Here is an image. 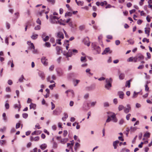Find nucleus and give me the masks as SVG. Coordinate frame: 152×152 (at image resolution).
I'll use <instances>...</instances> for the list:
<instances>
[{
  "mask_svg": "<svg viewBox=\"0 0 152 152\" xmlns=\"http://www.w3.org/2000/svg\"><path fill=\"white\" fill-rule=\"evenodd\" d=\"M111 118L114 122H116L118 120L116 118L115 115V113H113L110 116H108L106 122L107 123L110 121L112 120Z\"/></svg>",
  "mask_w": 152,
  "mask_h": 152,
  "instance_id": "2",
  "label": "nucleus"
},
{
  "mask_svg": "<svg viewBox=\"0 0 152 152\" xmlns=\"http://www.w3.org/2000/svg\"><path fill=\"white\" fill-rule=\"evenodd\" d=\"M59 19V18L56 16L51 15L50 16V22L52 23H55V20H58Z\"/></svg>",
  "mask_w": 152,
  "mask_h": 152,
  "instance_id": "5",
  "label": "nucleus"
},
{
  "mask_svg": "<svg viewBox=\"0 0 152 152\" xmlns=\"http://www.w3.org/2000/svg\"><path fill=\"white\" fill-rule=\"evenodd\" d=\"M18 102L19 104H14V107L15 108H19L18 111H19L20 110V108H21V106H20V101L18 100Z\"/></svg>",
  "mask_w": 152,
  "mask_h": 152,
  "instance_id": "15",
  "label": "nucleus"
},
{
  "mask_svg": "<svg viewBox=\"0 0 152 152\" xmlns=\"http://www.w3.org/2000/svg\"><path fill=\"white\" fill-rule=\"evenodd\" d=\"M36 22L37 24H38L39 25H41V21L39 18H38L37 19L36 21Z\"/></svg>",
  "mask_w": 152,
  "mask_h": 152,
  "instance_id": "58",
  "label": "nucleus"
},
{
  "mask_svg": "<svg viewBox=\"0 0 152 152\" xmlns=\"http://www.w3.org/2000/svg\"><path fill=\"white\" fill-rule=\"evenodd\" d=\"M32 53L34 54H37L38 53V51L37 50V49H33V50L32 51Z\"/></svg>",
  "mask_w": 152,
  "mask_h": 152,
  "instance_id": "41",
  "label": "nucleus"
},
{
  "mask_svg": "<svg viewBox=\"0 0 152 152\" xmlns=\"http://www.w3.org/2000/svg\"><path fill=\"white\" fill-rule=\"evenodd\" d=\"M131 115L130 114H127L126 116V119L127 120H129L130 117L131 116Z\"/></svg>",
  "mask_w": 152,
  "mask_h": 152,
  "instance_id": "62",
  "label": "nucleus"
},
{
  "mask_svg": "<svg viewBox=\"0 0 152 152\" xmlns=\"http://www.w3.org/2000/svg\"><path fill=\"white\" fill-rule=\"evenodd\" d=\"M127 42L130 44L133 45L134 43V41L132 39H130L127 41Z\"/></svg>",
  "mask_w": 152,
  "mask_h": 152,
  "instance_id": "33",
  "label": "nucleus"
},
{
  "mask_svg": "<svg viewBox=\"0 0 152 152\" xmlns=\"http://www.w3.org/2000/svg\"><path fill=\"white\" fill-rule=\"evenodd\" d=\"M124 107L122 105H119L118 108L119 111H121L123 109L124 110Z\"/></svg>",
  "mask_w": 152,
  "mask_h": 152,
  "instance_id": "22",
  "label": "nucleus"
},
{
  "mask_svg": "<svg viewBox=\"0 0 152 152\" xmlns=\"http://www.w3.org/2000/svg\"><path fill=\"white\" fill-rule=\"evenodd\" d=\"M125 77L124 74V73H121L119 75V78L121 80L123 79Z\"/></svg>",
  "mask_w": 152,
  "mask_h": 152,
  "instance_id": "26",
  "label": "nucleus"
},
{
  "mask_svg": "<svg viewBox=\"0 0 152 152\" xmlns=\"http://www.w3.org/2000/svg\"><path fill=\"white\" fill-rule=\"evenodd\" d=\"M80 144H79L78 142H76L75 144V150L77 149L78 147H79L80 146Z\"/></svg>",
  "mask_w": 152,
  "mask_h": 152,
  "instance_id": "38",
  "label": "nucleus"
},
{
  "mask_svg": "<svg viewBox=\"0 0 152 152\" xmlns=\"http://www.w3.org/2000/svg\"><path fill=\"white\" fill-rule=\"evenodd\" d=\"M16 131L15 129L14 128H12L11 130L10 133H14Z\"/></svg>",
  "mask_w": 152,
  "mask_h": 152,
  "instance_id": "60",
  "label": "nucleus"
},
{
  "mask_svg": "<svg viewBox=\"0 0 152 152\" xmlns=\"http://www.w3.org/2000/svg\"><path fill=\"white\" fill-rule=\"evenodd\" d=\"M47 1L53 5L55 3V0H47Z\"/></svg>",
  "mask_w": 152,
  "mask_h": 152,
  "instance_id": "31",
  "label": "nucleus"
},
{
  "mask_svg": "<svg viewBox=\"0 0 152 152\" xmlns=\"http://www.w3.org/2000/svg\"><path fill=\"white\" fill-rule=\"evenodd\" d=\"M57 74L59 76H61L63 75V72L62 71H56Z\"/></svg>",
  "mask_w": 152,
  "mask_h": 152,
  "instance_id": "39",
  "label": "nucleus"
},
{
  "mask_svg": "<svg viewBox=\"0 0 152 152\" xmlns=\"http://www.w3.org/2000/svg\"><path fill=\"white\" fill-rule=\"evenodd\" d=\"M91 46L93 50L96 51V53H99L100 52V48L97 46L96 42H93L92 43Z\"/></svg>",
  "mask_w": 152,
  "mask_h": 152,
  "instance_id": "3",
  "label": "nucleus"
},
{
  "mask_svg": "<svg viewBox=\"0 0 152 152\" xmlns=\"http://www.w3.org/2000/svg\"><path fill=\"white\" fill-rule=\"evenodd\" d=\"M45 46L48 48H50L51 46V45L49 42H46L45 44Z\"/></svg>",
  "mask_w": 152,
  "mask_h": 152,
  "instance_id": "40",
  "label": "nucleus"
},
{
  "mask_svg": "<svg viewBox=\"0 0 152 152\" xmlns=\"http://www.w3.org/2000/svg\"><path fill=\"white\" fill-rule=\"evenodd\" d=\"M22 116L24 118H26L28 116V114L27 113H24L22 114Z\"/></svg>",
  "mask_w": 152,
  "mask_h": 152,
  "instance_id": "37",
  "label": "nucleus"
},
{
  "mask_svg": "<svg viewBox=\"0 0 152 152\" xmlns=\"http://www.w3.org/2000/svg\"><path fill=\"white\" fill-rule=\"evenodd\" d=\"M61 39H58L56 40V43L59 44V45H61Z\"/></svg>",
  "mask_w": 152,
  "mask_h": 152,
  "instance_id": "51",
  "label": "nucleus"
},
{
  "mask_svg": "<svg viewBox=\"0 0 152 152\" xmlns=\"http://www.w3.org/2000/svg\"><path fill=\"white\" fill-rule=\"evenodd\" d=\"M113 80L111 78H107L106 79V84L105 85V88L107 89H110L112 86V83Z\"/></svg>",
  "mask_w": 152,
  "mask_h": 152,
  "instance_id": "1",
  "label": "nucleus"
},
{
  "mask_svg": "<svg viewBox=\"0 0 152 152\" xmlns=\"http://www.w3.org/2000/svg\"><path fill=\"white\" fill-rule=\"evenodd\" d=\"M69 93H71L72 94V96H74V92L73 90H67V94H69Z\"/></svg>",
  "mask_w": 152,
  "mask_h": 152,
  "instance_id": "36",
  "label": "nucleus"
},
{
  "mask_svg": "<svg viewBox=\"0 0 152 152\" xmlns=\"http://www.w3.org/2000/svg\"><path fill=\"white\" fill-rule=\"evenodd\" d=\"M84 4V2L83 1H78L77 2V4L79 6H83Z\"/></svg>",
  "mask_w": 152,
  "mask_h": 152,
  "instance_id": "29",
  "label": "nucleus"
},
{
  "mask_svg": "<svg viewBox=\"0 0 152 152\" xmlns=\"http://www.w3.org/2000/svg\"><path fill=\"white\" fill-rule=\"evenodd\" d=\"M38 36V35L37 34H34L31 36V38L33 40H35L36 39Z\"/></svg>",
  "mask_w": 152,
  "mask_h": 152,
  "instance_id": "23",
  "label": "nucleus"
},
{
  "mask_svg": "<svg viewBox=\"0 0 152 152\" xmlns=\"http://www.w3.org/2000/svg\"><path fill=\"white\" fill-rule=\"evenodd\" d=\"M51 109L52 110H53L55 108V104L52 102H51Z\"/></svg>",
  "mask_w": 152,
  "mask_h": 152,
  "instance_id": "48",
  "label": "nucleus"
},
{
  "mask_svg": "<svg viewBox=\"0 0 152 152\" xmlns=\"http://www.w3.org/2000/svg\"><path fill=\"white\" fill-rule=\"evenodd\" d=\"M41 27L39 25H37L34 28L35 30H39L40 29Z\"/></svg>",
  "mask_w": 152,
  "mask_h": 152,
  "instance_id": "46",
  "label": "nucleus"
},
{
  "mask_svg": "<svg viewBox=\"0 0 152 152\" xmlns=\"http://www.w3.org/2000/svg\"><path fill=\"white\" fill-rule=\"evenodd\" d=\"M47 60V59L46 58V57L43 56L41 59V61L42 63L45 66H47L48 64V63L46 61Z\"/></svg>",
  "mask_w": 152,
  "mask_h": 152,
  "instance_id": "8",
  "label": "nucleus"
},
{
  "mask_svg": "<svg viewBox=\"0 0 152 152\" xmlns=\"http://www.w3.org/2000/svg\"><path fill=\"white\" fill-rule=\"evenodd\" d=\"M30 109H33L35 110L36 108L37 105L36 104L31 102L29 105Z\"/></svg>",
  "mask_w": 152,
  "mask_h": 152,
  "instance_id": "12",
  "label": "nucleus"
},
{
  "mask_svg": "<svg viewBox=\"0 0 152 152\" xmlns=\"http://www.w3.org/2000/svg\"><path fill=\"white\" fill-rule=\"evenodd\" d=\"M72 54V50H69L68 52H67V56H71Z\"/></svg>",
  "mask_w": 152,
  "mask_h": 152,
  "instance_id": "21",
  "label": "nucleus"
},
{
  "mask_svg": "<svg viewBox=\"0 0 152 152\" xmlns=\"http://www.w3.org/2000/svg\"><path fill=\"white\" fill-rule=\"evenodd\" d=\"M145 41H146L147 43H148L149 42V39H147L146 38H145L143 39L142 42H145Z\"/></svg>",
  "mask_w": 152,
  "mask_h": 152,
  "instance_id": "52",
  "label": "nucleus"
},
{
  "mask_svg": "<svg viewBox=\"0 0 152 152\" xmlns=\"http://www.w3.org/2000/svg\"><path fill=\"white\" fill-rule=\"evenodd\" d=\"M70 18L67 19V23H68L69 26L72 28H74L76 27V25L72 23V22L71 21Z\"/></svg>",
  "mask_w": 152,
  "mask_h": 152,
  "instance_id": "7",
  "label": "nucleus"
},
{
  "mask_svg": "<svg viewBox=\"0 0 152 152\" xmlns=\"http://www.w3.org/2000/svg\"><path fill=\"white\" fill-rule=\"evenodd\" d=\"M38 75L42 80H44L45 79V75L43 72L39 71L38 72Z\"/></svg>",
  "mask_w": 152,
  "mask_h": 152,
  "instance_id": "10",
  "label": "nucleus"
},
{
  "mask_svg": "<svg viewBox=\"0 0 152 152\" xmlns=\"http://www.w3.org/2000/svg\"><path fill=\"white\" fill-rule=\"evenodd\" d=\"M118 94L120 98L121 99H123L124 98V94L123 91H119L118 92Z\"/></svg>",
  "mask_w": 152,
  "mask_h": 152,
  "instance_id": "11",
  "label": "nucleus"
},
{
  "mask_svg": "<svg viewBox=\"0 0 152 152\" xmlns=\"http://www.w3.org/2000/svg\"><path fill=\"white\" fill-rule=\"evenodd\" d=\"M85 28V26L84 25H82L79 27V29L80 30H84Z\"/></svg>",
  "mask_w": 152,
  "mask_h": 152,
  "instance_id": "56",
  "label": "nucleus"
},
{
  "mask_svg": "<svg viewBox=\"0 0 152 152\" xmlns=\"http://www.w3.org/2000/svg\"><path fill=\"white\" fill-rule=\"evenodd\" d=\"M61 113V110L59 107H58L53 111V114L54 115H59Z\"/></svg>",
  "mask_w": 152,
  "mask_h": 152,
  "instance_id": "4",
  "label": "nucleus"
},
{
  "mask_svg": "<svg viewBox=\"0 0 152 152\" xmlns=\"http://www.w3.org/2000/svg\"><path fill=\"white\" fill-rule=\"evenodd\" d=\"M56 37L58 39H63L64 38V35L63 33L61 32H58L56 34Z\"/></svg>",
  "mask_w": 152,
  "mask_h": 152,
  "instance_id": "6",
  "label": "nucleus"
},
{
  "mask_svg": "<svg viewBox=\"0 0 152 152\" xmlns=\"http://www.w3.org/2000/svg\"><path fill=\"white\" fill-rule=\"evenodd\" d=\"M110 49L109 48H105V50L103 52L102 54H106L108 52H109L110 51Z\"/></svg>",
  "mask_w": 152,
  "mask_h": 152,
  "instance_id": "24",
  "label": "nucleus"
},
{
  "mask_svg": "<svg viewBox=\"0 0 152 152\" xmlns=\"http://www.w3.org/2000/svg\"><path fill=\"white\" fill-rule=\"evenodd\" d=\"M120 42L119 40H116L115 41V44L117 45H119L120 44Z\"/></svg>",
  "mask_w": 152,
  "mask_h": 152,
  "instance_id": "63",
  "label": "nucleus"
},
{
  "mask_svg": "<svg viewBox=\"0 0 152 152\" xmlns=\"http://www.w3.org/2000/svg\"><path fill=\"white\" fill-rule=\"evenodd\" d=\"M131 80H129L127 81L126 82V84L125 85L126 87L128 86L129 88L130 87Z\"/></svg>",
  "mask_w": 152,
  "mask_h": 152,
  "instance_id": "27",
  "label": "nucleus"
},
{
  "mask_svg": "<svg viewBox=\"0 0 152 152\" xmlns=\"http://www.w3.org/2000/svg\"><path fill=\"white\" fill-rule=\"evenodd\" d=\"M127 108L125 107L124 111L126 113H128L131 110V107L130 105L129 104H127L126 105Z\"/></svg>",
  "mask_w": 152,
  "mask_h": 152,
  "instance_id": "9",
  "label": "nucleus"
},
{
  "mask_svg": "<svg viewBox=\"0 0 152 152\" xmlns=\"http://www.w3.org/2000/svg\"><path fill=\"white\" fill-rule=\"evenodd\" d=\"M5 107L6 109H8L9 108L10 106L8 103H6L5 105Z\"/></svg>",
  "mask_w": 152,
  "mask_h": 152,
  "instance_id": "53",
  "label": "nucleus"
},
{
  "mask_svg": "<svg viewBox=\"0 0 152 152\" xmlns=\"http://www.w3.org/2000/svg\"><path fill=\"white\" fill-rule=\"evenodd\" d=\"M49 37L48 36H45V38H43L42 39L44 42H46L49 40Z\"/></svg>",
  "mask_w": 152,
  "mask_h": 152,
  "instance_id": "32",
  "label": "nucleus"
},
{
  "mask_svg": "<svg viewBox=\"0 0 152 152\" xmlns=\"http://www.w3.org/2000/svg\"><path fill=\"white\" fill-rule=\"evenodd\" d=\"M74 144V142L73 140L70 143H67V147H69L70 148H72Z\"/></svg>",
  "mask_w": 152,
  "mask_h": 152,
  "instance_id": "17",
  "label": "nucleus"
},
{
  "mask_svg": "<svg viewBox=\"0 0 152 152\" xmlns=\"http://www.w3.org/2000/svg\"><path fill=\"white\" fill-rule=\"evenodd\" d=\"M56 86V83L50 85L49 86V88L51 90H53L54 87Z\"/></svg>",
  "mask_w": 152,
  "mask_h": 152,
  "instance_id": "30",
  "label": "nucleus"
},
{
  "mask_svg": "<svg viewBox=\"0 0 152 152\" xmlns=\"http://www.w3.org/2000/svg\"><path fill=\"white\" fill-rule=\"evenodd\" d=\"M61 143L63 144H65L66 142V139L64 138L62 139L61 140Z\"/></svg>",
  "mask_w": 152,
  "mask_h": 152,
  "instance_id": "34",
  "label": "nucleus"
},
{
  "mask_svg": "<svg viewBox=\"0 0 152 152\" xmlns=\"http://www.w3.org/2000/svg\"><path fill=\"white\" fill-rule=\"evenodd\" d=\"M50 41L52 43H53L55 42V39L54 38L52 37L50 39Z\"/></svg>",
  "mask_w": 152,
  "mask_h": 152,
  "instance_id": "59",
  "label": "nucleus"
},
{
  "mask_svg": "<svg viewBox=\"0 0 152 152\" xmlns=\"http://www.w3.org/2000/svg\"><path fill=\"white\" fill-rule=\"evenodd\" d=\"M47 147V145L45 143L42 144L40 146V148L42 150H44Z\"/></svg>",
  "mask_w": 152,
  "mask_h": 152,
  "instance_id": "18",
  "label": "nucleus"
},
{
  "mask_svg": "<svg viewBox=\"0 0 152 152\" xmlns=\"http://www.w3.org/2000/svg\"><path fill=\"white\" fill-rule=\"evenodd\" d=\"M150 133L148 132H146L144 134V136L145 137H150Z\"/></svg>",
  "mask_w": 152,
  "mask_h": 152,
  "instance_id": "35",
  "label": "nucleus"
},
{
  "mask_svg": "<svg viewBox=\"0 0 152 152\" xmlns=\"http://www.w3.org/2000/svg\"><path fill=\"white\" fill-rule=\"evenodd\" d=\"M80 82L79 80H73V83L75 86H76Z\"/></svg>",
  "mask_w": 152,
  "mask_h": 152,
  "instance_id": "20",
  "label": "nucleus"
},
{
  "mask_svg": "<svg viewBox=\"0 0 152 152\" xmlns=\"http://www.w3.org/2000/svg\"><path fill=\"white\" fill-rule=\"evenodd\" d=\"M150 29L149 28H145V31L146 34H147L148 36H149L150 35Z\"/></svg>",
  "mask_w": 152,
  "mask_h": 152,
  "instance_id": "14",
  "label": "nucleus"
},
{
  "mask_svg": "<svg viewBox=\"0 0 152 152\" xmlns=\"http://www.w3.org/2000/svg\"><path fill=\"white\" fill-rule=\"evenodd\" d=\"M30 152H37V148H35L32 150Z\"/></svg>",
  "mask_w": 152,
  "mask_h": 152,
  "instance_id": "64",
  "label": "nucleus"
},
{
  "mask_svg": "<svg viewBox=\"0 0 152 152\" xmlns=\"http://www.w3.org/2000/svg\"><path fill=\"white\" fill-rule=\"evenodd\" d=\"M6 91L7 92H10L11 91V89L9 87H6Z\"/></svg>",
  "mask_w": 152,
  "mask_h": 152,
  "instance_id": "61",
  "label": "nucleus"
},
{
  "mask_svg": "<svg viewBox=\"0 0 152 152\" xmlns=\"http://www.w3.org/2000/svg\"><path fill=\"white\" fill-rule=\"evenodd\" d=\"M7 83L8 84L10 85H11L13 83L12 81L11 80H8L7 82Z\"/></svg>",
  "mask_w": 152,
  "mask_h": 152,
  "instance_id": "57",
  "label": "nucleus"
},
{
  "mask_svg": "<svg viewBox=\"0 0 152 152\" xmlns=\"http://www.w3.org/2000/svg\"><path fill=\"white\" fill-rule=\"evenodd\" d=\"M136 57L138 59H139L140 60H143L144 58V56L140 53L137 54Z\"/></svg>",
  "mask_w": 152,
  "mask_h": 152,
  "instance_id": "16",
  "label": "nucleus"
},
{
  "mask_svg": "<svg viewBox=\"0 0 152 152\" xmlns=\"http://www.w3.org/2000/svg\"><path fill=\"white\" fill-rule=\"evenodd\" d=\"M137 128L136 127H131L130 128V131L132 132L135 131L137 129Z\"/></svg>",
  "mask_w": 152,
  "mask_h": 152,
  "instance_id": "42",
  "label": "nucleus"
},
{
  "mask_svg": "<svg viewBox=\"0 0 152 152\" xmlns=\"http://www.w3.org/2000/svg\"><path fill=\"white\" fill-rule=\"evenodd\" d=\"M138 93H136L135 92H134L133 94L132 98H135L137 96Z\"/></svg>",
  "mask_w": 152,
  "mask_h": 152,
  "instance_id": "45",
  "label": "nucleus"
},
{
  "mask_svg": "<svg viewBox=\"0 0 152 152\" xmlns=\"http://www.w3.org/2000/svg\"><path fill=\"white\" fill-rule=\"evenodd\" d=\"M30 46L28 49L31 50L33 49H35V47L33 43L31 42H30Z\"/></svg>",
  "mask_w": 152,
  "mask_h": 152,
  "instance_id": "25",
  "label": "nucleus"
},
{
  "mask_svg": "<svg viewBox=\"0 0 152 152\" xmlns=\"http://www.w3.org/2000/svg\"><path fill=\"white\" fill-rule=\"evenodd\" d=\"M39 136H36L34 138V141H38L39 139Z\"/></svg>",
  "mask_w": 152,
  "mask_h": 152,
  "instance_id": "49",
  "label": "nucleus"
},
{
  "mask_svg": "<svg viewBox=\"0 0 152 152\" xmlns=\"http://www.w3.org/2000/svg\"><path fill=\"white\" fill-rule=\"evenodd\" d=\"M134 60V58L133 57H130L127 60V61L129 62L132 61Z\"/></svg>",
  "mask_w": 152,
  "mask_h": 152,
  "instance_id": "54",
  "label": "nucleus"
},
{
  "mask_svg": "<svg viewBox=\"0 0 152 152\" xmlns=\"http://www.w3.org/2000/svg\"><path fill=\"white\" fill-rule=\"evenodd\" d=\"M56 49L57 52V54L58 55L60 54L61 51V52H62V50H61V48L59 46H56Z\"/></svg>",
  "mask_w": 152,
  "mask_h": 152,
  "instance_id": "13",
  "label": "nucleus"
},
{
  "mask_svg": "<svg viewBox=\"0 0 152 152\" xmlns=\"http://www.w3.org/2000/svg\"><path fill=\"white\" fill-rule=\"evenodd\" d=\"M81 61L82 62L86 61V58L85 57H81Z\"/></svg>",
  "mask_w": 152,
  "mask_h": 152,
  "instance_id": "50",
  "label": "nucleus"
},
{
  "mask_svg": "<svg viewBox=\"0 0 152 152\" xmlns=\"http://www.w3.org/2000/svg\"><path fill=\"white\" fill-rule=\"evenodd\" d=\"M6 26L7 28L8 29H9L10 28V24L7 22L6 23Z\"/></svg>",
  "mask_w": 152,
  "mask_h": 152,
  "instance_id": "55",
  "label": "nucleus"
},
{
  "mask_svg": "<svg viewBox=\"0 0 152 152\" xmlns=\"http://www.w3.org/2000/svg\"><path fill=\"white\" fill-rule=\"evenodd\" d=\"M58 146V145L57 143L55 142H54L53 143V148H56Z\"/></svg>",
  "mask_w": 152,
  "mask_h": 152,
  "instance_id": "47",
  "label": "nucleus"
},
{
  "mask_svg": "<svg viewBox=\"0 0 152 152\" xmlns=\"http://www.w3.org/2000/svg\"><path fill=\"white\" fill-rule=\"evenodd\" d=\"M119 143V141L118 140L115 141L113 142V145L115 149H116L117 148V144Z\"/></svg>",
  "mask_w": 152,
  "mask_h": 152,
  "instance_id": "19",
  "label": "nucleus"
},
{
  "mask_svg": "<svg viewBox=\"0 0 152 152\" xmlns=\"http://www.w3.org/2000/svg\"><path fill=\"white\" fill-rule=\"evenodd\" d=\"M6 142L5 140H0V144L1 146H3L4 144H5Z\"/></svg>",
  "mask_w": 152,
  "mask_h": 152,
  "instance_id": "43",
  "label": "nucleus"
},
{
  "mask_svg": "<svg viewBox=\"0 0 152 152\" xmlns=\"http://www.w3.org/2000/svg\"><path fill=\"white\" fill-rule=\"evenodd\" d=\"M25 78L24 77L23 75H22L21 76V77H20L18 81L22 83L23 82V80Z\"/></svg>",
  "mask_w": 152,
  "mask_h": 152,
  "instance_id": "28",
  "label": "nucleus"
},
{
  "mask_svg": "<svg viewBox=\"0 0 152 152\" xmlns=\"http://www.w3.org/2000/svg\"><path fill=\"white\" fill-rule=\"evenodd\" d=\"M20 122H19V123H17L16 125V129H18L19 128H20Z\"/></svg>",
  "mask_w": 152,
  "mask_h": 152,
  "instance_id": "44",
  "label": "nucleus"
}]
</instances>
